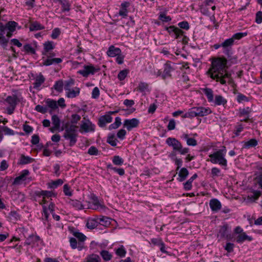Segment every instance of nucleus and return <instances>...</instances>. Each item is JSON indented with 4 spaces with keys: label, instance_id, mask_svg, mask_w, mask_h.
<instances>
[{
    "label": "nucleus",
    "instance_id": "nucleus-28",
    "mask_svg": "<svg viewBox=\"0 0 262 262\" xmlns=\"http://www.w3.org/2000/svg\"><path fill=\"white\" fill-rule=\"evenodd\" d=\"M121 50L118 48H115L113 46H111L109 47L108 51H107V54L110 57H115L121 53Z\"/></svg>",
    "mask_w": 262,
    "mask_h": 262
},
{
    "label": "nucleus",
    "instance_id": "nucleus-50",
    "mask_svg": "<svg viewBox=\"0 0 262 262\" xmlns=\"http://www.w3.org/2000/svg\"><path fill=\"white\" fill-rule=\"evenodd\" d=\"M115 252L118 256L121 257H125L126 253V251L123 246H121L119 248L115 249Z\"/></svg>",
    "mask_w": 262,
    "mask_h": 262
},
{
    "label": "nucleus",
    "instance_id": "nucleus-64",
    "mask_svg": "<svg viewBox=\"0 0 262 262\" xmlns=\"http://www.w3.org/2000/svg\"><path fill=\"white\" fill-rule=\"evenodd\" d=\"M255 23L260 24L262 23V11H259L255 14Z\"/></svg>",
    "mask_w": 262,
    "mask_h": 262
},
{
    "label": "nucleus",
    "instance_id": "nucleus-58",
    "mask_svg": "<svg viewBox=\"0 0 262 262\" xmlns=\"http://www.w3.org/2000/svg\"><path fill=\"white\" fill-rule=\"evenodd\" d=\"M251 112V110L250 107H247L240 111L239 116H249V114Z\"/></svg>",
    "mask_w": 262,
    "mask_h": 262
},
{
    "label": "nucleus",
    "instance_id": "nucleus-19",
    "mask_svg": "<svg viewBox=\"0 0 262 262\" xmlns=\"http://www.w3.org/2000/svg\"><path fill=\"white\" fill-rule=\"evenodd\" d=\"M68 204L71 207L77 210H82L84 208L82 203L77 200L69 199Z\"/></svg>",
    "mask_w": 262,
    "mask_h": 262
},
{
    "label": "nucleus",
    "instance_id": "nucleus-36",
    "mask_svg": "<svg viewBox=\"0 0 262 262\" xmlns=\"http://www.w3.org/2000/svg\"><path fill=\"white\" fill-rule=\"evenodd\" d=\"M234 41L232 38H230L226 39L222 43V48L226 51H228L231 47L233 45Z\"/></svg>",
    "mask_w": 262,
    "mask_h": 262
},
{
    "label": "nucleus",
    "instance_id": "nucleus-27",
    "mask_svg": "<svg viewBox=\"0 0 262 262\" xmlns=\"http://www.w3.org/2000/svg\"><path fill=\"white\" fill-rule=\"evenodd\" d=\"M3 28L0 29V46L3 48H6L7 47L9 38L5 37V34L6 33L3 31Z\"/></svg>",
    "mask_w": 262,
    "mask_h": 262
},
{
    "label": "nucleus",
    "instance_id": "nucleus-59",
    "mask_svg": "<svg viewBox=\"0 0 262 262\" xmlns=\"http://www.w3.org/2000/svg\"><path fill=\"white\" fill-rule=\"evenodd\" d=\"M60 30L58 28H56L54 29L52 32L51 37L52 38L55 39L58 37L59 35L60 34Z\"/></svg>",
    "mask_w": 262,
    "mask_h": 262
},
{
    "label": "nucleus",
    "instance_id": "nucleus-56",
    "mask_svg": "<svg viewBox=\"0 0 262 262\" xmlns=\"http://www.w3.org/2000/svg\"><path fill=\"white\" fill-rule=\"evenodd\" d=\"M63 84L62 81H57L54 85V89L58 92H61L62 91Z\"/></svg>",
    "mask_w": 262,
    "mask_h": 262
},
{
    "label": "nucleus",
    "instance_id": "nucleus-61",
    "mask_svg": "<svg viewBox=\"0 0 262 262\" xmlns=\"http://www.w3.org/2000/svg\"><path fill=\"white\" fill-rule=\"evenodd\" d=\"M73 235L77 238L80 242H83L86 239V236L82 233L79 232H74Z\"/></svg>",
    "mask_w": 262,
    "mask_h": 262
},
{
    "label": "nucleus",
    "instance_id": "nucleus-47",
    "mask_svg": "<svg viewBox=\"0 0 262 262\" xmlns=\"http://www.w3.org/2000/svg\"><path fill=\"white\" fill-rule=\"evenodd\" d=\"M261 195V192L259 191H256L254 190L253 191L251 194H249L248 195V198L251 201H255V200H257L258 198Z\"/></svg>",
    "mask_w": 262,
    "mask_h": 262
},
{
    "label": "nucleus",
    "instance_id": "nucleus-54",
    "mask_svg": "<svg viewBox=\"0 0 262 262\" xmlns=\"http://www.w3.org/2000/svg\"><path fill=\"white\" fill-rule=\"evenodd\" d=\"M236 100L238 103H242L249 101V99L244 94L239 93L237 95Z\"/></svg>",
    "mask_w": 262,
    "mask_h": 262
},
{
    "label": "nucleus",
    "instance_id": "nucleus-53",
    "mask_svg": "<svg viewBox=\"0 0 262 262\" xmlns=\"http://www.w3.org/2000/svg\"><path fill=\"white\" fill-rule=\"evenodd\" d=\"M129 71L127 69L121 71L118 74V78L121 81L123 80L126 77Z\"/></svg>",
    "mask_w": 262,
    "mask_h": 262
},
{
    "label": "nucleus",
    "instance_id": "nucleus-12",
    "mask_svg": "<svg viewBox=\"0 0 262 262\" xmlns=\"http://www.w3.org/2000/svg\"><path fill=\"white\" fill-rule=\"evenodd\" d=\"M166 144L169 146H172L173 149L175 151H178L180 149L181 146L182 145L180 142L174 138L169 137L166 140Z\"/></svg>",
    "mask_w": 262,
    "mask_h": 262
},
{
    "label": "nucleus",
    "instance_id": "nucleus-31",
    "mask_svg": "<svg viewBox=\"0 0 262 262\" xmlns=\"http://www.w3.org/2000/svg\"><path fill=\"white\" fill-rule=\"evenodd\" d=\"M99 224L97 218H90L87 220L86 227L89 229H93L96 228Z\"/></svg>",
    "mask_w": 262,
    "mask_h": 262
},
{
    "label": "nucleus",
    "instance_id": "nucleus-40",
    "mask_svg": "<svg viewBox=\"0 0 262 262\" xmlns=\"http://www.w3.org/2000/svg\"><path fill=\"white\" fill-rule=\"evenodd\" d=\"M198 177V174L194 173L187 182L184 184V187L185 190H189L192 187V182Z\"/></svg>",
    "mask_w": 262,
    "mask_h": 262
},
{
    "label": "nucleus",
    "instance_id": "nucleus-25",
    "mask_svg": "<svg viewBox=\"0 0 262 262\" xmlns=\"http://www.w3.org/2000/svg\"><path fill=\"white\" fill-rule=\"evenodd\" d=\"M80 89L78 87H75L73 89H71L70 91L66 92V95L68 98H75L79 95Z\"/></svg>",
    "mask_w": 262,
    "mask_h": 262
},
{
    "label": "nucleus",
    "instance_id": "nucleus-33",
    "mask_svg": "<svg viewBox=\"0 0 262 262\" xmlns=\"http://www.w3.org/2000/svg\"><path fill=\"white\" fill-rule=\"evenodd\" d=\"M189 174L188 170L186 168H182L178 173L179 178L178 180L180 182L184 181Z\"/></svg>",
    "mask_w": 262,
    "mask_h": 262
},
{
    "label": "nucleus",
    "instance_id": "nucleus-18",
    "mask_svg": "<svg viewBox=\"0 0 262 262\" xmlns=\"http://www.w3.org/2000/svg\"><path fill=\"white\" fill-rule=\"evenodd\" d=\"M129 6L130 4L128 2H124L121 3L118 14L123 18L126 17L128 15L127 8Z\"/></svg>",
    "mask_w": 262,
    "mask_h": 262
},
{
    "label": "nucleus",
    "instance_id": "nucleus-45",
    "mask_svg": "<svg viewBox=\"0 0 262 262\" xmlns=\"http://www.w3.org/2000/svg\"><path fill=\"white\" fill-rule=\"evenodd\" d=\"M117 139L115 138V134H110L107 137V142L113 146L117 145Z\"/></svg>",
    "mask_w": 262,
    "mask_h": 262
},
{
    "label": "nucleus",
    "instance_id": "nucleus-13",
    "mask_svg": "<svg viewBox=\"0 0 262 262\" xmlns=\"http://www.w3.org/2000/svg\"><path fill=\"white\" fill-rule=\"evenodd\" d=\"M40 240L39 236L37 235L31 234L28 236L25 242V245H30L32 247L38 244V242Z\"/></svg>",
    "mask_w": 262,
    "mask_h": 262
},
{
    "label": "nucleus",
    "instance_id": "nucleus-7",
    "mask_svg": "<svg viewBox=\"0 0 262 262\" xmlns=\"http://www.w3.org/2000/svg\"><path fill=\"white\" fill-rule=\"evenodd\" d=\"M166 30L168 32L171 37H173L174 39H179L183 37H186L184 35V31H183L179 28L176 27L174 26H170L169 27H166Z\"/></svg>",
    "mask_w": 262,
    "mask_h": 262
},
{
    "label": "nucleus",
    "instance_id": "nucleus-55",
    "mask_svg": "<svg viewBox=\"0 0 262 262\" xmlns=\"http://www.w3.org/2000/svg\"><path fill=\"white\" fill-rule=\"evenodd\" d=\"M108 167L115 172H117L120 176H123L125 173V171L124 169L122 168H117L115 167H113L111 165H108Z\"/></svg>",
    "mask_w": 262,
    "mask_h": 262
},
{
    "label": "nucleus",
    "instance_id": "nucleus-2",
    "mask_svg": "<svg viewBox=\"0 0 262 262\" xmlns=\"http://www.w3.org/2000/svg\"><path fill=\"white\" fill-rule=\"evenodd\" d=\"M81 119V116L77 114H72L71 116L70 122H67L63 124L60 130H64L63 137L65 139L69 140V145L73 146L75 144L77 140L78 134L77 129L78 126L76 124Z\"/></svg>",
    "mask_w": 262,
    "mask_h": 262
},
{
    "label": "nucleus",
    "instance_id": "nucleus-14",
    "mask_svg": "<svg viewBox=\"0 0 262 262\" xmlns=\"http://www.w3.org/2000/svg\"><path fill=\"white\" fill-rule=\"evenodd\" d=\"M209 206L213 212H217L222 208L221 203L217 199H212L209 201Z\"/></svg>",
    "mask_w": 262,
    "mask_h": 262
},
{
    "label": "nucleus",
    "instance_id": "nucleus-30",
    "mask_svg": "<svg viewBox=\"0 0 262 262\" xmlns=\"http://www.w3.org/2000/svg\"><path fill=\"white\" fill-rule=\"evenodd\" d=\"M45 79L42 75L40 74L39 75L37 76L35 79L34 82L33 83V88L36 90H38L41 85L45 82Z\"/></svg>",
    "mask_w": 262,
    "mask_h": 262
},
{
    "label": "nucleus",
    "instance_id": "nucleus-17",
    "mask_svg": "<svg viewBox=\"0 0 262 262\" xmlns=\"http://www.w3.org/2000/svg\"><path fill=\"white\" fill-rule=\"evenodd\" d=\"M52 123L53 126L50 128V130L54 133L55 130H59L60 127V120L59 117L55 115H54L52 116Z\"/></svg>",
    "mask_w": 262,
    "mask_h": 262
},
{
    "label": "nucleus",
    "instance_id": "nucleus-5",
    "mask_svg": "<svg viewBox=\"0 0 262 262\" xmlns=\"http://www.w3.org/2000/svg\"><path fill=\"white\" fill-rule=\"evenodd\" d=\"M100 69L98 67H95L92 64L84 65L83 69L77 71V73L81 75L83 77H87L89 75H94L95 73L99 72Z\"/></svg>",
    "mask_w": 262,
    "mask_h": 262
},
{
    "label": "nucleus",
    "instance_id": "nucleus-9",
    "mask_svg": "<svg viewBox=\"0 0 262 262\" xmlns=\"http://www.w3.org/2000/svg\"><path fill=\"white\" fill-rule=\"evenodd\" d=\"M46 58L43 59L42 64L46 66H49L52 64H56L61 63L62 61V59L61 58H53L55 56L54 53L49 54L46 55Z\"/></svg>",
    "mask_w": 262,
    "mask_h": 262
},
{
    "label": "nucleus",
    "instance_id": "nucleus-51",
    "mask_svg": "<svg viewBox=\"0 0 262 262\" xmlns=\"http://www.w3.org/2000/svg\"><path fill=\"white\" fill-rule=\"evenodd\" d=\"M113 163L116 165L120 166L123 164V159L119 156H115L113 158Z\"/></svg>",
    "mask_w": 262,
    "mask_h": 262
},
{
    "label": "nucleus",
    "instance_id": "nucleus-22",
    "mask_svg": "<svg viewBox=\"0 0 262 262\" xmlns=\"http://www.w3.org/2000/svg\"><path fill=\"white\" fill-rule=\"evenodd\" d=\"M91 208L94 210L101 211L104 210L105 209V206L99 203L97 197L94 196L93 198V203L91 206Z\"/></svg>",
    "mask_w": 262,
    "mask_h": 262
},
{
    "label": "nucleus",
    "instance_id": "nucleus-60",
    "mask_svg": "<svg viewBox=\"0 0 262 262\" xmlns=\"http://www.w3.org/2000/svg\"><path fill=\"white\" fill-rule=\"evenodd\" d=\"M35 110L38 112L45 114L48 112V107H45L40 105H37L35 106Z\"/></svg>",
    "mask_w": 262,
    "mask_h": 262
},
{
    "label": "nucleus",
    "instance_id": "nucleus-57",
    "mask_svg": "<svg viewBox=\"0 0 262 262\" xmlns=\"http://www.w3.org/2000/svg\"><path fill=\"white\" fill-rule=\"evenodd\" d=\"M88 154L91 156H97L99 154V151L96 147L92 146L88 149Z\"/></svg>",
    "mask_w": 262,
    "mask_h": 262
},
{
    "label": "nucleus",
    "instance_id": "nucleus-16",
    "mask_svg": "<svg viewBox=\"0 0 262 262\" xmlns=\"http://www.w3.org/2000/svg\"><path fill=\"white\" fill-rule=\"evenodd\" d=\"M113 120V118L110 115H105L101 116L98 120V125L100 127H104L106 124L111 123Z\"/></svg>",
    "mask_w": 262,
    "mask_h": 262
},
{
    "label": "nucleus",
    "instance_id": "nucleus-62",
    "mask_svg": "<svg viewBox=\"0 0 262 262\" xmlns=\"http://www.w3.org/2000/svg\"><path fill=\"white\" fill-rule=\"evenodd\" d=\"M24 49L27 53L34 54L35 52V49L30 44H26L24 45Z\"/></svg>",
    "mask_w": 262,
    "mask_h": 262
},
{
    "label": "nucleus",
    "instance_id": "nucleus-10",
    "mask_svg": "<svg viewBox=\"0 0 262 262\" xmlns=\"http://www.w3.org/2000/svg\"><path fill=\"white\" fill-rule=\"evenodd\" d=\"M174 71V68L171 66L170 61H167L164 65V70L162 75V78L165 79L167 78L171 77V73Z\"/></svg>",
    "mask_w": 262,
    "mask_h": 262
},
{
    "label": "nucleus",
    "instance_id": "nucleus-8",
    "mask_svg": "<svg viewBox=\"0 0 262 262\" xmlns=\"http://www.w3.org/2000/svg\"><path fill=\"white\" fill-rule=\"evenodd\" d=\"M95 127V125L89 119L83 120L81 121L79 132L81 133L94 132Z\"/></svg>",
    "mask_w": 262,
    "mask_h": 262
},
{
    "label": "nucleus",
    "instance_id": "nucleus-43",
    "mask_svg": "<svg viewBox=\"0 0 262 262\" xmlns=\"http://www.w3.org/2000/svg\"><path fill=\"white\" fill-rule=\"evenodd\" d=\"M137 90L142 93L149 92L148 84L146 82H141L139 83Z\"/></svg>",
    "mask_w": 262,
    "mask_h": 262
},
{
    "label": "nucleus",
    "instance_id": "nucleus-29",
    "mask_svg": "<svg viewBox=\"0 0 262 262\" xmlns=\"http://www.w3.org/2000/svg\"><path fill=\"white\" fill-rule=\"evenodd\" d=\"M243 148L250 149L258 145V141L255 139H251L249 141L243 142Z\"/></svg>",
    "mask_w": 262,
    "mask_h": 262
},
{
    "label": "nucleus",
    "instance_id": "nucleus-35",
    "mask_svg": "<svg viewBox=\"0 0 262 262\" xmlns=\"http://www.w3.org/2000/svg\"><path fill=\"white\" fill-rule=\"evenodd\" d=\"M203 92L207 97L208 102H211L213 101V92L211 89L205 88L203 90Z\"/></svg>",
    "mask_w": 262,
    "mask_h": 262
},
{
    "label": "nucleus",
    "instance_id": "nucleus-23",
    "mask_svg": "<svg viewBox=\"0 0 262 262\" xmlns=\"http://www.w3.org/2000/svg\"><path fill=\"white\" fill-rule=\"evenodd\" d=\"M253 238L251 236L247 235L246 232H244L243 233L237 235L236 237V242L237 243L242 244L245 241H248L249 242H251L252 241Z\"/></svg>",
    "mask_w": 262,
    "mask_h": 262
},
{
    "label": "nucleus",
    "instance_id": "nucleus-1",
    "mask_svg": "<svg viewBox=\"0 0 262 262\" xmlns=\"http://www.w3.org/2000/svg\"><path fill=\"white\" fill-rule=\"evenodd\" d=\"M227 60L225 58L217 57L212 59L211 66L207 75L213 80L222 85L231 84L232 79L231 74L227 71Z\"/></svg>",
    "mask_w": 262,
    "mask_h": 262
},
{
    "label": "nucleus",
    "instance_id": "nucleus-38",
    "mask_svg": "<svg viewBox=\"0 0 262 262\" xmlns=\"http://www.w3.org/2000/svg\"><path fill=\"white\" fill-rule=\"evenodd\" d=\"M34 161L33 158H32L29 156H26L24 155H21L19 160V163L20 164L25 165L32 163Z\"/></svg>",
    "mask_w": 262,
    "mask_h": 262
},
{
    "label": "nucleus",
    "instance_id": "nucleus-20",
    "mask_svg": "<svg viewBox=\"0 0 262 262\" xmlns=\"http://www.w3.org/2000/svg\"><path fill=\"white\" fill-rule=\"evenodd\" d=\"M215 105L225 106L227 104V100L222 95H215L213 101L212 102Z\"/></svg>",
    "mask_w": 262,
    "mask_h": 262
},
{
    "label": "nucleus",
    "instance_id": "nucleus-42",
    "mask_svg": "<svg viewBox=\"0 0 262 262\" xmlns=\"http://www.w3.org/2000/svg\"><path fill=\"white\" fill-rule=\"evenodd\" d=\"M100 254L102 259L105 261L110 260L113 257V255L108 251L106 250H102L100 252Z\"/></svg>",
    "mask_w": 262,
    "mask_h": 262
},
{
    "label": "nucleus",
    "instance_id": "nucleus-15",
    "mask_svg": "<svg viewBox=\"0 0 262 262\" xmlns=\"http://www.w3.org/2000/svg\"><path fill=\"white\" fill-rule=\"evenodd\" d=\"M29 171L27 169H24L21 171L19 176L16 177L13 182L14 185L19 184L21 182L26 180L27 177L29 175Z\"/></svg>",
    "mask_w": 262,
    "mask_h": 262
},
{
    "label": "nucleus",
    "instance_id": "nucleus-11",
    "mask_svg": "<svg viewBox=\"0 0 262 262\" xmlns=\"http://www.w3.org/2000/svg\"><path fill=\"white\" fill-rule=\"evenodd\" d=\"M139 124V121L136 118L132 119H126L123 122V126L126 127L128 130H130L132 128L136 127Z\"/></svg>",
    "mask_w": 262,
    "mask_h": 262
},
{
    "label": "nucleus",
    "instance_id": "nucleus-37",
    "mask_svg": "<svg viewBox=\"0 0 262 262\" xmlns=\"http://www.w3.org/2000/svg\"><path fill=\"white\" fill-rule=\"evenodd\" d=\"M43 29L44 27L37 21L32 22L29 26V29L31 31H38Z\"/></svg>",
    "mask_w": 262,
    "mask_h": 262
},
{
    "label": "nucleus",
    "instance_id": "nucleus-24",
    "mask_svg": "<svg viewBox=\"0 0 262 262\" xmlns=\"http://www.w3.org/2000/svg\"><path fill=\"white\" fill-rule=\"evenodd\" d=\"M36 195L39 198H42L43 199H49L52 198V196H55V194L50 191L47 190H41L39 191L36 192Z\"/></svg>",
    "mask_w": 262,
    "mask_h": 262
},
{
    "label": "nucleus",
    "instance_id": "nucleus-49",
    "mask_svg": "<svg viewBox=\"0 0 262 262\" xmlns=\"http://www.w3.org/2000/svg\"><path fill=\"white\" fill-rule=\"evenodd\" d=\"M0 128L5 135L12 136L14 135V131L6 126L0 125Z\"/></svg>",
    "mask_w": 262,
    "mask_h": 262
},
{
    "label": "nucleus",
    "instance_id": "nucleus-63",
    "mask_svg": "<svg viewBox=\"0 0 262 262\" xmlns=\"http://www.w3.org/2000/svg\"><path fill=\"white\" fill-rule=\"evenodd\" d=\"M159 19L163 22H168L171 20V18L169 16L166 15L164 13H161L159 17Z\"/></svg>",
    "mask_w": 262,
    "mask_h": 262
},
{
    "label": "nucleus",
    "instance_id": "nucleus-39",
    "mask_svg": "<svg viewBox=\"0 0 262 262\" xmlns=\"http://www.w3.org/2000/svg\"><path fill=\"white\" fill-rule=\"evenodd\" d=\"M228 228L227 225H224L221 226L219 230V234L221 236L226 237L227 239H230V236L228 234Z\"/></svg>",
    "mask_w": 262,
    "mask_h": 262
},
{
    "label": "nucleus",
    "instance_id": "nucleus-48",
    "mask_svg": "<svg viewBox=\"0 0 262 262\" xmlns=\"http://www.w3.org/2000/svg\"><path fill=\"white\" fill-rule=\"evenodd\" d=\"M60 3L62 6L63 12L69 11L70 10V5L67 0H60Z\"/></svg>",
    "mask_w": 262,
    "mask_h": 262
},
{
    "label": "nucleus",
    "instance_id": "nucleus-3",
    "mask_svg": "<svg viewBox=\"0 0 262 262\" xmlns=\"http://www.w3.org/2000/svg\"><path fill=\"white\" fill-rule=\"evenodd\" d=\"M226 152V147L223 146L221 149L209 155V161L213 164H218L222 166L226 167L227 166V161L225 158Z\"/></svg>",
    "mask_w": 262,
    "mask_h": 262
},
{
    "label": "nucleus",
    "instance_id": "nucleus-26",
    "mask_svg": "<svg viewBox=\"0 0 262 262\" xmlns=\"http://www.w3.org/2000/svg\"><path fill=\"white\" fill-rule=\"evenodd\" d=\"M46 103L47 104L48 107L50 108L49 111L50 114H52L53 111H55L57 109H58V104L57 101L55 100L48 99L46 101Z\"/></svg>",
    "mask_w": 262,
    "mask_h": 262
},
{
    "label": "nucleus",
    "instance_id": "nucleus-32",
    "mask_svg": "<svg viewBox=\"0 0 262 262\" xmlns=\"http://www.w3.org/2000/svg\"><path fill=\"white\" fill-rule=\"evenodd\" d=\"M54 48L53 46V42L51 41H47L43 43V51L42 52L43 54L45 55H49V54H51L50 53V51L52 50Z\"/></svg>",
    "mask_w": 262,
    "mask_h": 262
},
{
    "label": "nucleus",
    "instance_id": "nucleus-21",
    "mask_svg": "<svg viewBox=\"0 0 262 262\" xmlns=\"http://www.w3.org/2000/svg\"><path fill=\"white\" fill-rule=\"evenodd\" d=\"M195 107L197 116L199 117H204L210 114L211 113V111L209 107H205L203 106Z\"/></svg>",
    "mask_w": 262,
    "mask_h": 262
},
{
    "label": "nucleus",
    "instance_id": "nucleus-46",
    "mask_svg": "<svg viewBox=\"0 0 262 262\" xmlns=\"http://www.w3.org/2000/svg\"><path fill=\"white\" fill-rule=\"evenodd\" d=\"M9 220L12 222H15L20 219V216L16 211H11L8 215Z\"/></svg>",
    "mask_w": 262,
    "mask_h": 262
},
{
    "label": "nucleus",
    "instance_id": "nucleus-52",
    "mask_svg": "<svg viewBox=\"0 0 262 262\" xmlns=\"http://www.w3.org/2000/svg\"><path fill=\"white\" fill-rule=\"evenodd\" d=\"M247 35V32H238L236 33L233 35L231 38H232L233 41L234 42L235 40H239L242 38L244 37H245Z\"/></svg>",
    "mask_w": 262,
    "mask_h": 262
},
{
    "label": "nucleus",
    "instance_id": "nucleus-44",
    "mask_svg": "<svg viewBox=\"0 0 262 262\" xmlns=\"http://www.w3.org/2000/svg\"><path fill=\"white\" fill-rule=\"evenodd\" d=\"M121 124V119L120 117H117L115 118V122L111 124L109 127L108 128L110 130L116 129L118 128Z\"/></svg>",
    "mask_w": 262,
    "mask_h": 262
},
{
    "label": "nucleus",
    "instance_id": "nucleus-6",
    "mask_svg": "<svg viewBox=\"0 0 262 262\" xmlns=\"http://www.w3.org/2000/svg\"><path fill=\"white\" fill-rule=\"evenodd\" d=\"M18 26V24L14 21H10L8 22L6 25L0 24V29L3 28V31L6 33V36L10 38L12 36L13 32H14L16 28Z\"/></svg>",
    "mask_w": 262,
    "mask_h": 262
},
{
    "label": "nucleus",
    "instance_id": "nucleus-4",
    "mask_svg": "<svg viewBox=\"0 0 262 262\" xmlns=\"http://www.w3.org/2000/svg\"><path fill=\"white\" fill-rule=\"evenodd\" d=\"M23 100L20 95L13 94L8 96L5 100V104L7 106L6 110L8 114L11 115L14 113L16 105Z\"/></svg>",
    "mask_w": 262,
    "mask_h": 262
},
{
    "label": "nucleus",
    "instance_id": "nucleus-41",
    "mask_svg": "<svg viewBox=\"0 0 262 262\" xmlns=\"http://www.w3.org/2000/svg\"><path fill=\"white\" fill-rule=\"evenodd\" d=\"M63 180L60 179H57L55 181H52L48 183V187L51 189H55L58 186L62 185Z\"/></svg>",
    "mask_w": 262,
    "mask_h": 262
},
{
    "label": "nucleus",
    "instance_id": "nucleus-34",
    "mask_svg": "<svg viewBox=\"0 0 262 262\" xmlns=\"http://www.w3.org/2000/svg\"><path fill=\"white\" fill-rule=\"evenodd\" d=\"M83 262H101L99 255L92 254L87 256Z\"/></svg>",
    "mask_w": 262,
    "mask_h": 262
}]
</instances>
